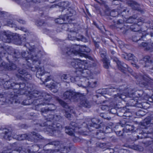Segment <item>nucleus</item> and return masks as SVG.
Wrapping results in <instances>:
<instances>
[{
	"instance_id": "obj_1",
	"label": "nucleus",
	"mask_w": 153,
	"mask_h": 153,
	"mask_svg": "<svg viewBox=\"0 0 153 153\" xmlns=\"http://www.w3.org/2000/svg\"><path fill=\"white\" fill-rule=\"evenodd\" d=\"M14 86L13 87V90H11L10 94H9V97L10 98V101L12 103H20L22 100L21 97L18 96H20V94H27L28 92L29 93L28 96L30 99L34 98H42L44 97V98L46 100H49L51 98V96L45 92H42L36 90L34 91L31 92V85L27 84V86L24 83L19 84L18 83H13Z\"/></svg>"
},
{
	"instance_id": "obj_2",
	"label": "nucleus",
	"mask_w": 153,
	"mask_h": 153,
	"mask_svg": "<svg viewBox=\"0 0 153 153\" xmlns=\"http://www.w3.org/2000/svg\"><path fill=\"white\" fill-rule=\"evenodd\" d=\"M79 74L76 72L71 74H70L71 77L70 79L71 82H75L79 86L83 87H96L97 82L93 78L87 79Z\"/></svg>"
},
{
	"instance_id": "obj_3",
	"label": "nucleus",
	"mask_w": 153,
	"mask_h": 153,
	"mask_svg": "<svg viewBox=\"0 0 153 153\" xmlns=\"http://www.w3.org/2000/svg\"><path fill=\"white\" fill-rule=\"evenodd\" d=\"M28 52L23 51L21 53V56L27 61V62H32L33 64L36 65L35 67L38 68V66L41 63L40 53L36 51L35 49L33 48H30Z\"/></svg>"
},
{
	"instance_id": "obj_4",
	"label": "nucleus",
	"mask_w": 153,
	"mask_h": 153,
	"mask_svg": "<svg viewBox=\"0 0 153 153\" xmlns=\"http://www.w3.org/2000/svg\"><path fill=\"white\" fill-rule=\"evenodd\" d=\"M71 65L74 68L77 69L78 71H75L76 73H79V72L83 73L84 71L87 69L88 68V63L85 59H74L72 60L71 62Z\"/></svg>"
},
{
	"instance_id": "obj_5",
	"label": "nucleus",
	"mask_w": 153,
	"mask_h": 153,
	"mask_svg": "<svg viewBox=\"0 0 153 153\" xmlns=\"http://www.w3.org/2000/svg\"><path fill=\"white\" fill-rule=\"evenodd\" d=\"M5 46L4 44L0 43V67H3L5 70H11L15 69L16 68V65L13 63L7 65L2 61L1 58L5 56L7 54L5 49Z\"/></svg>"
},
{
	"instance_id": "obj_6",
	"label": "nucleus",
	"mask_w": 153,
	"mask_h": 153,
	"mask_svg": "<svg viewBox=\"0 0 153 153\" xmlns=\"http://www.w3.org/2000/svg\"><path fill=\"white\" fill-rule=\"evenodd\" d=\"M68 2L67 1L61 2L58 4L57 5L55 4L51 6V7L53 8L56 6H58L61 8L62 9L60 10V11L62 12V14L63 15L66 16L67 15H72L75 14V11L71 8L69 7L68 9L66 8L69 6Z\"/></svg>"
},
{
	"instance_id": "obj_7",
	"label": "nucleus",
	"mask_w": 153,
	"mask_h": 153,
	"mask_svg": "<svg viewBox=\"0 0 153 153\" xmlns=\"http://www.w3.org/2000/svg\"><path fill=\"white\" fill-rule=\"evenodd\" d=\"M103 90L104 91L105 90L107 91L108 94L117 99L120 98L123 99L126 97V95L121 93L123 90L120 89H118L117 88L111 87L107 89H104Z\"/></svg>"
},
{
	"instance_id": "obj_8",
	"label": "nucleus",
	"mask_w": 153,
	"mask_h": 153,
	"mask_svg": "<svg viewBox=\"0 0 153 153\" xmlns=\"http://www.w3.org/2000/svg\"><path fill=\"white\" fill-rule=\"evenodd\" d=\"M47 93L48 94V93ZM49 94L51 96V98L49 100H46L44 98V97H42L41 98H37L36 99V102L37 103H38L39 102H42L41 103H38V104L36 105L35 109L38 111H40L42 114L45 117L46 116L45 115V114H47L48 110L45 108H43L42 107V106L47 103V102H45L44 101H49L52 98L51 96V95ZM32 99L33 98H32Z\"/></svg>"
},
{
	"instance_id": "obj_9",
	"label": "nucleus",
	"mask_w": 153,
	"mask_h": 153,
	"mask_svg": "<svg viewBox=\"0 0 153 153\" xmlns=\"http://www.w3.org/2000/svg\"><path fill=\"white\" fill-rule=\"evenodd\" d=\"M136 78L138 82V84L141 87H147L149 85L151 86L153 85V80L146 75L140 76Z\"/></svg>"
},
{
	"instance_id": "obj_10",
	"label": "nucleus",
	"mask_w": 153,
	"mask_h": 153,
	"mask_svg": "<svg viewBox=\"0 0 153 153\" xmlns=\"http://www.w3.org/2000/svg\"><path fill=\"white\" fill-rule=\"evenodd\" d=\"M33 138H36V139H40L42 138V136L38 133H36L35 132H32L31 134H29L28 135L23 134L19 135L17 136L16 139L19 140H22L27 139L28 140L32 142L34 141Z\"/></svg>"
},
{
	"instance_id": "obj_11",
	"label": "nucleus",
	"mask_w": 153,
	"mask_h": 153,
	"mask_svg": "<svg viewBox=\"0 0 153 153\" xmlns=\"http://www.w3.org/2000/svg\"><path fill=\"white\" fill-rule=\"evenodd\" d=\"M81 46L77 45V47H76L74 50H72L71 51H68L69 50L71 51L70 48H67L63 51V54L66 56L67 55H72L73 54L78 55L79 56H85V54L81 52Z\"/></svg>"
},
{
	"instance_id": "obj_12",
	"label": "nucleus",
	"mask_w": 153,
	"mask_h": 153,
	"mask_svg": "<svg viewBox=\"0 0 153 153\" xmlns=\"http://www.w3.org/2000/svg\"><path fill=\"white\" fill-rule=\"evenodd\" d=\"M80 95L81 94L80 93L69 91L64 93L63 98L65 99H68L71 101L75 102L77 101L78 98Z\"/></svg>"
},
{
	"instance_id": "obj_13",
	"label": "nucleus",
	"mask_w": 153,
	"mask_h": 153,
	"mask_svg": "<svg viewBox=\"0 0 153 153\" xmlns=\"http://www.w3.org/2000/svg\"><path fill=\"white\" fill-rule=\"evenodd\" d=\"M68 38L70 40H73L76 39L78 41H81L84 42L87 41L86 39L83 36L80 35L77 36V32L73 30H68Z\"/></svg>"
},
{
	"instance_id": "obj_14",
	"label": "nucleus",
	"mask_w": 153,
	"mask_h": 153,
	"mask_svg": "<svg viewBox=\"0 0 153 153\" xmlns=\"http://www.w3.org/2000/svg\"><path fill=\"white\" fill-rule=\"evenodd\" d=\"M81 126L80 124H77L74 122H71L69 126L65 127V133L70 135H73L74 131L79 129L81 127Z\"/></svg>"
},
{
	"instance_id": "obj_15",
	"label": "nucleus",
	"mask_w": 153,
	"mask_h": 153,
	"mask_svg": "<svg viewBox=\"0 0 153 153\" xmlns=\"http://www.w3.org/2000/svg\"><path fill=\"white\" fill-rule=\"evenodd\" d=\"M18 74H16L18 77L20 78L22 80L27 81L31 79L32 76L31 74L24 69H20L18 70Z\"/></svg>"
},
{
	"instance_id": "obj_16",
	"label": "nucleus",
	"mask_w": 153,
	"mask_h": 153,
	"mask_svg": "<svg viewBox=\"0 0 153 153\" xmlns=\"http://www.w3.org/2000/svg\"><path fill=\"white\" fill-rule=\"evenodd\" d=\"M60 149L57 150H51L48 149L46 151L43 150L41 153H54L56 151H58L59 150H60L62 153H67L70 150L69 146H66L65 144H61L60 146Z\"/></svg>"
},
{
	"instance_id": "obj_17",
	"label": "nucleus",
	"mask_w": 153,
	"mask_h": 153,
	"mask_svg": "<svg viewBox=\"0 0 153 153\" xmlns=\"http://www.w3.org/2000/svg\"><path fill=\"white\" fill-rule=\"evenodd\" d=\"M79 100V103L81 106L88 108L91 107L92 105L91 102L88 100L85 97L83 96L82 94H81L80 97L78 98V100Z\"/></svg>"
},
{
	"instance_id": "obj_18",
	"label": "nucleus",
	"mask_w": 153,
	"mask_h": 153,
	"mask_svg": "<svg viewBox=\"0 0 153 153\" xmlns=\"http://www.w3.org/2000/svg\"><path fill=\"white\" fill-rule=\"evenodd\" d=\"M115 61L118 66V68L121 72L126 73L127 71H130V69L128 67V65L123 62H122L117 59L114 60Z\"/></svg>"
},
{
	"instance_id": "obj_19",
	"label": "nucleus",
	"mask_w": 153,
	"mask_h": 153,
	"mask_svg": "<svg viewBox=\"0 0 153 153\" xmlns=\"http://www.w3.org/2000/svg\"><path fill=\"white\" fill-rule=\"evenodd\" d=\"M58 101L59 103L64 108H66L67 109L66 110L65 114V117L68 119H70L71 117V115L68 112H72V109H71L70 107L67 104L62 100L59 99Z\"/></svg>"
},
{
	"instance_id": "obj_20",
	"label": "nucleus",
	"mask_w": 153,
	"mask_h": 153,
	"mask_svg": "<svg viewBox=\"0 0 153 153\" xmlns=\"http://www.w3.org/2000/svg\"><path fill=\"white\" fill-rule=\"evenodd\" d=\"M12 130L10 129L5 128L3 129L2 132L1 133V136L3 138L8 140H10V138L11 137Z\"/></svg>"
},
{
	"instance_id": "obj_21",
	"label": "nucleus",
	"mask_w": 153,
	"mask_h": 153,
	"mask_svg": "<svg viewBox=\"0 0 153 153\" xmlns=\"http://www.w3.org/2000/svg\"><path fill=\"white\" fill-rule=\"evenodd\" d=\"M10 35L5 31L1 32L0 33V40L5 42L10 43Z\"/></svg>"
},
{
	"instance_id": "obj_22",
	"label": "nucleus",
	"mask_w": 153,
	"mask_h": 153,
	"mask_svg": "<svg viewBox=\"0 0 153 153\" xmlns=\"http://www.w3.org/2000/svg\"><path fill=\"white\" fill-rule=\"evenodd\" d=\"M64 16L63 18H59L55 19L56 22L59 24L65 23V20H68L69 19H71L69 17L72 16V15H67L66 16Z\"/></svg>"
},
{
	"instance_id": "obj_23",
	"label": "nucleus",
	"mask_w": 153,
	"mask_h": 153,
	"mask_svg": "<svg viewBox=\"0 0 153 153\" xmlns=\"http://www.w3.org/2000/svg\"><path fill=\"white\" fill-rule=\"evenodd\" d=\"M91 123H90V124H89L91 127H94L96 128H98L100 127L99 123L100 120L98 119L93 118L91 120Z\"/></svg>"
},
{
	"instance_id": "obj_24",
	"label": "nucleus",
	"mask_w": 153,
	"mask_h": 153,
	"mask_svg": "<svg viewBox=\"0 0 153 153\" xmlns=\"http://www.w3.org/2000/svg\"><path fill=\"white\" fill-rule=\"evenodd\" d=\"M74 72H72L70 73L69 74H62L60 76V78L61 80L63 82H65L67 83L69 82L70 81L71 82L70 79L71 77L70 74H71L73 73Z\"/></svg>"
},
{
	"instance_id": "obj_25",
	"label": "nucleus",
	"mask_w": 153,
	"mask_h": 153,
	"mask_svg": "<svg viewBox=\"0 0 153 153\" xmlns=\"http://www.w3.org/2000/svg\"><path fill=\"white\" fill-rule=\"evenodd\" d=\"M58 84L56 82H52L50 85H46V86L49 88L53 93H56L58 91Z\"/></svg>"
},
{
	"instance_id": "obj_26",
	"label": "nucleus",
	"mask_w": 153,
	"mask_h": 153,
	"mask_svg": "<svg viewBox=\"0 0 153 153\" xmlns=\"http://www.w3.org/2000/svg\"><path fill=\"white\" fill-rule=\"evenodd\" d=\"M136 18V17H133L132 16H130L127 19L123 18V19H119L117 21V24H121L124 22H125L128 23H131L134 22L133 20Z\"/></svg>"
},
{
	"instance_id": "obj_27",
	"label": "nucleus",
	"mask_w": 153,
	"mask_h": 153,
	"mask_svg": "<svg viewBox=\"0 0 153 153\" xmlns=\"http://www.w3.org/2000/svg\"><path fill=\"white\" fill-rule=\"evenodd\" d=\"M14 82L11 80H9L5 82L3 84V86L4 88L5 89H7L10 88H12L13 89V87H14V85L13 84ZM12 90H14L13 89Z\"/></svg>"
},
{
	"instance_id": "obj_28",
	"label": "nucleus",
	"mask_w": 153,
	"mask_h": 153,
	"mask_svg": "<svg viewBox=\"0 0 153 153\" xmlns=\"http://www.w3.org/2000/svg\"><path fill=\"white\" fill-rule=\"evenodd\" d=\"M46 73L44 72V69L43 67H40L37 69L36 76L38 78H40V77L41 76V77H43V76Z\"/></svg>"
},
{
	"instance_id": "obj_29",
	"label": "nucleus",
	"mask_w": 153,
	"mask_h": 153,
	"mask_svg": "<svg viewBox=\"0 0 153 153\" xmlns=\"http://www.w3.org/2000/svg\"><path fill=\"white\" fill-rule=\"evenodd\" d=\"M11 148L9 149V150L13 149V150L12 152H13V151H16L19 153L22 149V147L19 146L16 143H13L11 145ZM12 153H13L12 152Z\"/></svg>"
},
{
	"instance_id": "obj_30",
	"label": "nucleus",
	"mask_w": 153,
	"mask_h": 153,
	"mask_svg": "<svg viewBox=\"0 0 153 153\" xmlns=\"http://www.w3.org/2000/svg\"><path fill=\"white\" fill-rule=\"evenodd\" d=\"M129 6L135 10H137L141 11V10L140 8V4L134 1L131 2V3H129Z\"/></svg>"
},
{
	"instance_id": "obj_31",
	"label": "nucleus",
	"mask_w": 153,
	"mask_h": 153,
	"mask_svg": "<svg viewBox=\"0 0 153 153\" xmlns=\"http://www.w3.org/2000/svg\"><path fill=\"white\" fill-rule=\"evenodd\" d=\"M124 126L125 128H123V130L124 132H128L131 131V132H133L134 130V126H130L128 125L124 124Z\"/></svg>"
},
{
	"instance_id": "obj_32",
	"label": "nucleus",
	"mask_w": 153,
	"mask_h": 153,
	"mask_svg": "<svg viewBox=\"0 0 153 153\" xmlns=\"http://www.w3.org/2000/svg\"><path fill=\"white\" fill-rule=\"evenodd\" d=\"M52 127H53V128L51 129V131L48 130V131L50 132L51 131H52L53 132L54 131H59L62 129V126L61 124L59 123H57L56 124H53Z\"/></svg>"
},
{
	"instance_id": "obj_33",
	"label": "nucleus",
	"mask_w": 153,
	"mask_h": 153,
	"mask_svg": "<svg viewBox=\"0 0 153 153\" xmlns=\"http://www.w3.org/2000/svg\"><path fill=\"white\" fill-rule=\"evenodd\" d=\"M40 79L44 83H45L50 80L51 79V76L48 75V73H46L43 76V77H40Z\"/></svg>"
},
{
	"instance_id": "obj_34",
	"label": "nucleus",
	"mask_w": 153,
	"mask_h": 153,
	"mask_svg": "<svg viewBox=\"0 0 153 153\" xmlns=\"http://www.w3.org/2000/svg\"><path fill=\"white\" fill-rule=\"evenodd\" d=\"M10 42L12 40L15 42H19L20 43L19 36L18 34H11L10 35Z\"/></svg>"
},
{
	"instance_id": "obj_35",
	"label": "nucleus",
	"mask_w": 153,
	"mask_h": 153,
	"mask_svg": "<svg viewBox=\"0 0 153 153\" xmlns=\"http://www.w3.org/2000/svg\"><path fill=\"white\" fill-rule=\"evenodd\" d=\"M121 128V126L120 125H117L114 127V131L116 134L118 136H120L123 135V133L124 132L123 130L122 131L121 130H117V128Z\"/></svg>"
},
{
	"instance_id": "obj_36",
	"label": "nucleus",
	"mask_w": 153,
	"mask_h": 153,
	"mask_svg": "<svg viewBox=\"0 0 153 153\" xmlns=\"http://www.w3.org/2000/svg\"><path fill=\"white\" fill-rule=\"evenodd\" d=\"M104 133L102 130H98L96 133V138L99 139H104Z\"/></svg>"
},
{
	"instance_id": "obj_37",
	"label": "nucleus",
	"mask_w": 153,
	"mask_h": 153,
	"mask_svg": "<svg viewBox=\"0 0 153 153\" xmlns=\"http://www.w3.org/2000/svg\"><path fill=\"white\" fill-rule=\"evenodd\" d=\"M113 125V123H109L107 124V125L105 127V129L104 130V131L105 133H110L112 131Z\"/></svg>"
},
{
	"instance_id": "obj_38",
	"label": "nucleus",
	"mask_w": 153,
	"mask_h": 153,
	"mask_svg": "<svg viewBox=\"0 0 153 153\" xmlns=\"http://www.w3.org/2000/svg\"><path fill=\"white\" fill-rule=\"evenodd\" d=\"M149 58L148 57L145 58H144V60L146 62V66H148L149 67V69L152 70L153 69V64H152L153 62L151 60L149 59Z\"/></svg>"
},
{
	"instance_id": "obj_39",
	"label": "nucleus",
	"mask_w": 153,
	"mask_h": 153,
	"mask_svg": "<svg viewBox=\"0 0 153 153\" xmlns=\"http://www.w3.org/2000/svg\"><path fill=\"white\" fill-rule=\"evenodd\" d=\"M124 58L127 60H132L134 61L136 59V57L131 53H126V56L124 57Z\"/></svg>"
},
{
	"instance_id": "obj_40",
	"label": "nucleus",
	"mask_w": 153,
	"mask_h": 153,
	"mask_svg": "<svg viewBox=\"0 0 153 153\" xmlns=\"http://www.w3.org/2000/svg\"><path fill=\"white\" fill-rule=\"evenodd\" d=\"M100 53L102 59H107L106 57L107 54L106 50L105 49H101L100 52Z\"/></svg>"
},
{
	"instance_id": "obj_41",
	"label": "nucleus",
	"mask_w": 153,
	"mask_h": 153,
	"mask_svg": "<svg viewBox=\"0 0 153 153\" xmlns=\"http://www.w3.org/2000/svg\"><path fill=\"white\" fill-rule=\"evenodd\" d=\"M103 63V66L106 69L108 68L110 66L109 60L107 59H102Z\"/></svg>"
},
{
	"instance_id": "obj_42",
	"label": "nucleus",
	"mask_w": 153,
	"mask_h": 153,
	"mask_svg": "<svg viewBox=\"0 0 153 153\" xmlns=\"http://www.w3.org/2000/svg\"><path fill=\"white\" fill-rule=\"evenodd\" d=\"M144 123L146 125H148L150 123L153 124V119H152L150 117H146L144 120Z\"/></svg>"
},
{
	"instance_id": "obj_43",
	"label": "nucleus",
	"mask_w": 153,
	"mask_h": 153,
	"mask_svg": "<svg viewBox=\"0 0 153 153\" xmlns=\"http://www.w3.org/2000/svg\"><path fill=\"white\" fill-rule=\"evenodd\" d=\"M130 29L134 32H137L139 31L140 27L137 25H132L130 26Z\"/></svg>"
},
{
	"instance_id": "obj_44",
	"label": "nucleus",
	"mask_w": 153,
	"mask_h": 153,
	"mask_svg": "<svg viewBox=\"0 0 153 153\" xmlns=\"http://www.w3.org/2000/svg\"><path fill=\"white\" fill-rule=\"evenodd\" d=\"M13 57L15 59L19 58L21 57V54L18 50H16L14 52Z\"/></svg>"
},
{
	"instance_id": "obj_45",
	"label": "nucleus",
	"mask_w": 153,
	"mask_h": 153,
	"mask_svg": "<svg viewBox=\"0 0 153 153\" xmlns=\"http://www.w3.org/2000/svg\"><path fill=\"white\" fill-rule=\"evenodd\" d=\"M129 10L127 9L124 10L121 13L122 16L124 17V19H126V16L129 14Z\"/></svg>"
},
{
	"instance_id": "obj_46",
	"label": "nucleus",
	"mask_w": 153,
	"mask_h": 153,
	"mask_svg": "<svg viewBox=\"0 0 153 153\" xmlns=\"http://www.w3.org/2000/svg\"><path fill=\"white\" fill-rule=\"evenodd\" d=\"M81 48V52H85L87 53L89 52L90 51V49L88 47H87L85 46L82 45Z\"/></svg>"
},
{
	"instance_id": "obj_47",
	"label": "nucleus",
	"mask_w": 153,
	"mask_h": 153,
	"mask_svg": "<svg viewBox=\"0 0 153 153\" xmlns=\"http://www.w3.org/2000/svg\"><path fill=\"white\" fill-rule=\"evenodd\" d=\"M126 112L125 108H124L119 111L117 112V114L120 117H123V115Z\"/></svg>"
},
{
	"instance_id": "obj_48",
	"label": "nucleus",
	"mask_w": 153,
	"mask_h": 153,
	"mask_svg": "<svg viewBox=\"0 0 153 153\" xmlns=\"http://www.w3.org/2000/svg\"><path fill=\"white\" fill-rule=\"evenodd\" d=\"M56 107L54 105L52 104L50 105L48 108H46V109L48 110V113L49 111H52L56 109Z\"/></svg>"
},
{
	"instance_id": "obj_49",
	"label": "nucleus",
	"mask_w": 153,
	"mask_h": 153,
	"mask_svg": "<svg viewBox=\"0 0 153 153\" xmlns=\"http://www.w3.org/2000/svg\"><path fill=\"white\" fill-rule=\"evenodd\" d=\"M60 142L58 141H53L51 142H50L48 143V144L53 145L55 146H57L59 145H60Z\"/></svg>"
},
{
	"instance_id": "obj_50",
	"label": "nucleus",
	"mask_w": 153,
	"mask_h": 153,
	"mask_svg": "<svg viewBox=\"0 0 153 153\" xmlns=\"http://www.w3.org/2000/svg\"><path fill=\"white\" fill-rule=\"evenodd\" d=\"M141 45L143 47H146V50L151 51V48L149 47V45H148L147 43L146 42H143L142 43Z\"/></svg>"
},
{
	"instance_id": "obj_51",
	"label": "nucleus",
	"mask_w": 153,
	"mask_h": 153,
	"mask_svg": "<svg viewBox=\"0 0 153 153\" xmlns=\"http://www.w3.org/2000/svg\"><path fill=\"white\" fill-rule=\"evenodd\" d=\"M100 116L102 118L108 120H109L111 118L110 117H108L107 114L105 113H101Z\"/></svg>"
},
{
	"instance_id": "obj_52",
	"label": "nucleus",
	"mask_w": 153,
	"mask_h": 153,
	"mask_svg": "<svg viewBox=\"0 0 153 153\" xmlns=\"http://www.w3.org/2000/svg\"><path fill=\"white\" fill-rule=\"evenodd\" d=\"M46 120L49 121H51L53 120H54V115H51L48 116V117L46 118Z\"/></svg>"
},
{
	"instance_id": "obj_53",
	"label": "nucleus",
	"mask_w": 153,
	"mask_h": 153,
	"mask_svg": "<svg viewBox=\"0 0 153 153\" xmlns=\"http://www.w3.org/2000/svg\"><path fill=\"white\" fill-rule=\"evenodd\" d=\"M7 25L8 26L11 27H16V25L13 23L12 20L8 22Z\"/></svg>"
},
{
	"instance_id": "obj_54",
	"label": "nucleus",
	"mask_w": 153,
	"mask_h": 153,
	"mask_svg": "<svg viewBox=\"0 0 153 153\" xmlns=\"http://www.w3.org/2000/svg\"><path fill=\"white\" fill-rule=\"evenodd\" d=\"M117 14V12L115 11L114 10L111 11L110 13V16L113 17H115Z\"/></svg>"
},
{
	"instance_id": "obj_55",
	"label": "nucleus",
	"mask_w": 153,
	"mask_h": 153,
	"mask_svg": "<svg viewBox=\"0 0 153 153\" xmlns=\"http://www.w3.org/2000/svg\"><path fill=\"white\" fill-rule=\"evenodd\" d=\"M131 115V112L129 111H127L126 110V112H125V114L123 115V117H129Z\"/></svg>"
},
{
	"instance_id": "obj_56",
	"label": "nucleus",
	"mask_w": 153,
	"mask_h": 153,
	"mask_svg": "<svg viewBox=\"0 0 153 153\" xmlns=\"http://www.w3.org/2000/svg\"><path fill=\"white\" fill-rule=\"evenodd\" d=\"M62 119V117L59 115H54V120L56 121H59Z\"/></svg>"
},
{
	"instance_id": "obj_57",
	"label": "nucleus",
	"mask_w": 153,
	"mask_h": 153,
	"mask_svg": "<svg viewBox=\"0 0 153 153\" xmlns=\"http://www.w3.org/2000/svg\"><path fill=\"white\" fill-rule=\"evenodd\" d=\"M104 89H100L98 91V93L102 94H106V93L108 92V91L106 90H105V91H104L103 90Z\"/></svg>"
},
{
	"instance_id": "obj_58",
	"label": "nucleus",
	"mask_w": 153,
	"mask_h": 153,
	"mask_svg": "<svg viewBox=\"0 0 153 153\" xmlns=\"http://www.w3.org/2000/svg\"><path fill=\"white\" fill-rule=\"evenodd\" d=\"M6 98L3 97V95L0 96V102H1V104H2L1 103L6 102Z\"/></svg>"
},
{
	"instance_id": "obj_59",
	"label": "nucleus",
	"mask_w": 153,
	"mask_h": 153,
	"mask_svg": "<svg viewBox=\"0 0 153 153\" xmlns=\"http://www.w3.org/2000/svg\"><path fill=\"white\" fill-rule=\"evenodd\" d=\"M101 109L104 111H108L109 110V108L107 106L103 105L102 106Z\"/></svg>"
},
{
	"instance_id": "obj_60",
	"label": "nucleus",
	"mask_w": 153,
	"mask_h": 153,
	"mask_svg": "<svg viewBox=\"0 0 153 153\" xmlns=\"http://www.w3.org/2000/svg\"><path fill=\"white\" fill-rule=\"evenodd\" d=\"M110 112L111 113L114 114L117 113V110L115 108H112L111 109Z\"/></svg>"
},
{
	"instance_id": "obj_61",
	"label": "nucleus",
	"mask_w": 153,
	"mask_h": 153,
	"mask_svg": "<svg viewBox=\"0 0 153 153\" xmlns=\"http://www.w3.org/2000/svg\"><path fill=\"white\" fill-rule=\"evenodd\" d=\"M136 94H138L139 97H140L142 96L143 92L142 91H138L136 92Z\"/></svg>"
},
{
	"instance_id": "obj_62",
	"label": "nucleus",
	"mask_w": 153,
	"mask_h": 153,
	"mask_svg": "<svg viewBox=\"0 0 153 153\" xmlns=\"http://www.w3.org/2000/svg\"><path fill=\"white\" fill-rule=\"evenodd\" d=\"M113 4L116 5L119 4V3L118 0H114L112 1Z\"/></svg>"
},
{
	"instance_id": "obj_63",
	"label": "nucleus",
	"mask_w": 153,
	"mask_h": 153,
	"mask_svg": "<svg viewBox=\"0 0 153 153\" xmlns=\"http://www.w3.org/2000/svg\"><path fill=\"white\" fill-rule=\"evenodd\" d=\"M44 24V22L42 21H38L37 25L38 26L42 25Z\"/></svg>"
},
{
	"instance_id": "obj_64",
	"label": "nucleus",
	"mask_w": 153,
	"mask_h": 153,
	"mask_svg": "<svg viewBox=\"0 0 153 153\" xmlns=\"http://www.w3.org/2000/svg\"><path fill=\"white\" fill-rule=\"evenodd\" d=\"M104 153H113V151L112 150L108 149L105 150Z\"/></svg>"
}]
</instances>
